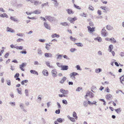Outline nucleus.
<instances>
[{"label":"nucleus","mask_w":124,"mask_h":124,"mask_svg":"<svg viewBox=\"0 0 124 124\" xmlns=\"http://www.w3.org/2000/svg\"><path fill=\"white\" fill-rule=\"evenodd\" d=\"M45 18L46 19L48 20L50 22H52L56 20V19L53 16H45Z\"/></svg>","instance_id":"f257e3e1"},{"label":"nucleus","mask_w":124,"mask_h":124,"mask_svg":"<svg viewBox=\"0 0 124 124\" xmlns=\"http://www.w3.org/2000/svg\"><path fill=\"white\" fill-rule=\"evenodd\" d=\"M68 20L70 21V23H73V22L77 20V19L76 17H75L73 18L69 17L68 18Z\"/></svg>","instance_id":"f03ea898"},{"label":"nucleus","mask_w":124,"mask_h":124,"mask_svg":"<svg viewBox=\"0 0 124 124\" xmlns=\"http://www.w3.org/2000/svg\"><path fill=\"white\" fill-rule=\"evenodd\" d=\"M101 34L102 36L104 37L106 36H107L106 31L105 29V28H103L101 31Z\"/></svg>","instance_id":"7ed1b4c3"},{"label":"nucleus","mask_w":124,"mask_h":124,"mask_svg":"<svg viewBox=\"0 0 124 124\" xmlns=\"http://www.w3.org/2000/svg\"><path fill=\"white\" fill-rule=\"evenodd\" d=\"M52 76L54 77H55L57 76V72L56 69H54L52 71Z\"/></svg>","instance_id":"20e7f679"},{"label":"nucleus","mask_w":124,"mask_h":124,"mask_svg":"<svg viewBox=\"0 0 124 124\" xmlns=\"http://www.w3.org/2000/svg\"><path fill=\"white\" fill-rule=\"evenodd\" d=\"M112 95L111 94L108 93L106 96L105 97L106 99L108 100H110L111 99Z\"/></svg>","instance_id":"39448f33"},{"label":"nucleus","mask_w":124,"mask_h":124,"mask_svg":"<svg viewBox=\"0 0 124 124\" xmlns=\"http://www.w3.org/2000/svg\"><path fill=\"white\" fill-rule=\"evenodd\" d=\"M26 65V63H23L21 64L19 66L21 70L23 71H24V70L23 68V67L25 66Z\"/></svg>","instance_id":"423d86ee"},{"label":"nucleus","mask_w":124,"mask_h":124,"mask_svg":"<svg viewBox=\"0 0 124 124\" xmlns=\"http://www.w3.org/2000/svg\"><path fill=\"white\" fill-rule=\"evenodd\" d=\"M45 56L46 57H52V55L50 53H46L45 54Z\"/></svg>","instance_id":"0eeeda50"},{"label":"nucleus","mask_w":124,"mask_h":124,"mask_svg":"<svg viewBox=\"0 0 124 124\" xmlns=\"http://www.w3.org/2000/svg\"><path fill=\"white\" fill-rule=\"evenodd\" d=\"M68 66L67 65H62L61 68V70H67L68 69Z\"/></svg>","instance_id":"6e6552de"},{"label":"nucleus","mask_w":124,"mask_h":124,"mask_svg":"<svg viewBox=\"0 0 124 124\" xmlns=\"http://www.w3.org/2000/svg\"><path fill=\"white\" fill-rule=\"evenodd\" d=\"M60 91L64 94L66 95L67 94L68 91L65 90L62 88L60 90Z\"/></svg>","instance_id":"1a4fd4ad"},{"label":"nucleus","mask_w":124,"mask_h":124,"mask_svg":"<svg viewBox=\"0 0 124 124\" xmlns=\"http://www.w3.org/2000/svg\"><path fill=\"white\" fill-rule=\"evenodd\" d=\"M6 31L7 32H9L11 33L14 32L15 31L13 30L11 28L8 27L7 28Z\"/></svg>","instance_id":"9d476101"},{"label":"nucleus","mask_w":124,"mask_h":124,"mask_svg":"<svg viewBox=\"0 0 124 124\" xmlns=\"http://www.w3.org/2000/svg\"><path fill=\"white\" fill-rule=\"evenodd\" d=\"M66 11L67 12L68 14L69 15L73 14L74 13V12H73L70 9H66Z\"/></svg>","instance_id":"9b49d317"},{"label":"nucleus","mask_w":124,"mask_h":124,"mask_svg":"<svg viewBox=\"0 0 124 124\" xmlns=\"http://www.w3.org/2000/svg\"><path fill=\"white\" fill-rule=\"evenodd\" d=\"M44 26L47 29L50 30V27L49 26V25L46 22H45L44 23Z\"/></svg>","instance_id":"f8f14e48"},{"label":"nucleus","mask_w":124,"mask_h":124,"mask_svg":"<svg viewBox=\"0 0 124 124\" xmlns=\"http://www.w3.org/2000/svg\"><path fill=\"white\" fill-rule=\"evenodd\" d=\"M42 73L43 75L45 76H47L48 75V73L47 71L46 70H44L42 71Z\"/></svg>","instance_id":"ddd939ff"},{"label":"nucleus","mask_w":124,"mask_h":124,"mask_svg":"<svg viewBox=\"0 0 124 124\" xmlns=\"http://www.w3.org/2000/svg\"><path fill=\"white\" fill-rule=\"evenodd\" d=\"M87 27L88 29V31L90 32H93L94 30V28L93 27H92V28H91L90 26H88Z\"/></svg>","instance_id":"4468645a"},{"label":"nucleus","mask_w":124,"mask_h":124,"mask_svg":"<svg viewBox=\"0 0 124 124\" xmlns=\"http://www.w3.org/2000/svg\"><path fill=\"white\" fill-rule=\"evenodd\" d=\"M78 74L75 72H73L70 74V77H71L73 76H75L76 75H78Z\"/></svg>","instance_id":"2eb2a0df"},{"label":"nucleus","mask_w":124,"mask_h":124,"mask_svg":"<svg viewBox=\"0 0 124 124\" xmlns=\"http://www.w3.org/2000/svg\"><path fill=\"white\" fill-rule=\"evenodd\" d=\"M67 78L65 77H64L62 79V80L60 81V82L62 84L66 80Z\"/></svg>","instance_id":"dca6fc26"},{"label":"nucleus","mask_w":124,"mask_h":124,"mask_svg":"<svg viewBox=\"0 0 124 124\" xmlns=\"http://www.w3.org/2000/svg\"><path fill=\"white\" fill-rule=\"evenodd\" d=\"M30 72L31 73L35 74L37 75H38V72L35 70H31L30 71Z\"/></svg>","instance_id":"f3484780"},{"label":"nucleus","mask_w":124,"mask_h":124,"mask_svg":"<svg viewBox=\"0 0 124 124\" xmlns=\"http://www.w3.org/2000/svg\"><path fill=\"white\" fill-rule=\"evenodd\" d=\"M107 29L108 30H111L113 29V27L109 25H107L106 26Z\"/></svg>","instance_id":"a211bd4d"},{"label":"nucleus","mask_w":124,"mask_h":124,"mask_svg":"<svg viewBox=\"0 0 124 124\" xmlns=\"http://www.w3.org/2000/svg\"><path fill=\"white\" fill-rule=\"evenodd\" d=\"M33 13L38 14L41 13L40 11L39 10H36L34 11Z\"/></svg>","instance_id":"6ab92c4d"},{"label":"nucleus","mask_w":124,"mask_h":124,"mask_svg":"<svg viewBox=\"0 0 124 124\" xmlns=\"http://www.w3.org/2000/svg\"><path fill=\"white\" fill-rule=\"evenodd\" d=\"M102 70L101 69V68H98V69H95V71L96 73H99Z\"/></svg>","instance_id":"aec40b11"},{"label":"nucleus","mask_w":124,"mask_h":124,"mask_svg":"<svg viewBox=\"0 0 124 124\" xmlns=\"http://www.w3.org/2000/svg\"><path fill=\"white\" fill-rule=\"evenodd\" d=\"M113 48V46L112 45H111L109 46L108 50L109 52H112V50Z\"/></svg>","instance_id":"412c9836"},{"label":"nucleus","mask_w":124,"mask_h":124,"mask_svg":"<svg viewBox=\"0 0 124 124\" xmlns=\"http://www.w3.org/2000/svg\"><path fill=\"white\" fill-rule=\"evenodd\" d=\"M94 39L97 40L99 42H101V38L100 37H97L96 38H94Z\"/></svg>","instance_id":"4be33fe9"},{"label":"nucleus","mask_w":124,"mask_h":124,"mask_svg":"<svg viewBox=\"0 0 124 124\" xmlns=\"http://www.w3.org/2000/svg\"><path fill=\"white\" fill-rule=\"evenodd\" d=\"M51 37L52 38H54V37H56L58 38L60 37V35H57L56 33H55L54 34L52 35Z\"/></svg>","instance_id":"5701e85b"},{"label":"nucleus","mask_w":124,"mask_h":124,"mask_svg":"<svg viewBox=\"0 0 124 124\" xmlns=\"http://www.w3.org/2000/svg\"><path fill=\"white\" fill-rule=\"evenodd\" d=\"M120 80L121 83L122 84H123V82L122 81H124V76H123L121 77H120Z\"/></svg>","instance_id":"b1692460"},{"label":"nucleus","mask_w":124,"mask_h":124,"mask_svg":"<svg viewBox=\"0 0 124 124\" xmlns=\"http://www.w3.org/2000/svg\"><path fill=\"white\" fill-rule=\"evenodd\" d=\"M61 25H62L64 26H66L67 25H69L68 24L67 22L61 23H60Z\"/></svg>","instance_id":"393cba45"},{"label":"nucleus","mask_w":124,"mask_h":124,"mask_svg":"<svg viewBox=\"0 0 124 124\" xmlns=\"http://www.w3.org/2000/svg\"><path fill=\"white\" fill-rule=\"evenodd\" d=\"M17 49L22 50L23 48V47L22 46H16L15 47Z\"/></svg>","instance_id":"a878e982"},{"label":"nucleus","mask_w":124,"mask_h":124,"mask_svg":"<svg viewBox=\"0 0 124 124\" xmlns=\"http://www.w3.org/2000/svg\"><path fill=\"white\" fill-rule=\"evenodd\" d=\"M28 82V81L27 80H25L22 81L21 83V84L22 85H23L24 84V83H27Z\"/></svg>","instance_id":"bb28decb"},{"label":"nucleus","mask_w":124,"mask_h":124,"mask_svg":"<svg viewBox=\"0 0 124 124\" xmlns=\"http://www.w3.org/2000/svg\"><path fill=\"white\" fill-rule=\"evenodd\" d=\"M10 19H11V20L13 21L14 22H17L18 21V20H17L15 18H14V17H10Z\"/></svg>","instance_id":"cd10ccee"},{"label":"nucleus","mask_w":124,"mask_h":124,"mask_svg":"<svg viewBox=\"0 0 124 124\" xmlns=\"http://www.w3.org/2000/svg\"><path fill=\"white\" fill-rule=\"evenodd\" d=\"M57 121L60 123H62L63 121L62 119L61 118H58L57 119Z\"/></svg>","instance_id":"c85d7f7f"},{"label":"nucleus","mask_w":124,"mask_h":124,"mask_svg":"<svg viewBox=\"0 0 124 124\" xmlns=\"http://www.w3.org/2000/svg\"><path fill=\"white\" fill-rule=\"evenodd\" d=\"M1 17H8V16L7 15L6 13H3L2 14H1V15L0 16Z\"/></svg>","instance_id":"c756f323"},{"label":"nucleus","mask_w":124,"mask_h":124,"mask_svg":"<svg viewBox=\"0 0 124 124\" xmlns=\"http://www.w3.org/2000/svg\"><path fill=\"white\" fill-rule=\"evenodd\" d=\"M19 106L20 107L21 109L24 108V105L22 103H20L19 104Z\"/></svg>","instance_id":"7c9ffc66"},{"label":"nucleus","mask_w":124,"mask_h":124,"mask_svg":"<svg viewBox=\"0 0 124 124\" xmlns=\"http://www.w3.org/2000/svg\"><path fill=\"white\" fill-rule=\"evenodd\" d=\"M83 105L85 107H87L88 106V104L86 101H84L83 103Z\"/></svg>","instance_id":"2f4dec72"},{"label":"nucleus","mask_w":124,"mask_h":124,"mask_svg":"<svg viewBox=\"0 0 124 124\" xmlns=\"http://www.w3.org/2000/svg\"><path fill=\"white\" fill-rule=\"evenodd\" d=\"M46 64L50 68H52V66H51L50 65V63L48 61L46 62Z\"/></svg>","instance_id":"473e14b6"},{"label":"nucleus","mask_w":124,"mask_h":124,"mask_svg":"<svg viewBox=\"0 0 124 124\" xmlns=\"http://www.w3.org/2000/svg\"><path fill=\"white\" fill-rule=\"evenodd\" d=\"M75 44L76 45L78 46H79L82 47L83 46V45L81 43H75Z\"/></svg>","instance_id":"72a5a7b5"},{"label":"nucleus","mask_w":124,"mask_h":124,"mask_svg":"<svg viewBox=\"0 0 124 124\" xmlns=\"http://www.w3.org/2000/svg\"><path fill=\"white\" fill-rule=\"evenodd\" d=\"M50 44H46V48L47 50H48L49 49V47H50Z\"/></svg>","instance_id":"f704fd0d"},{"label":"nucleus","mask_w":124,"mask_h":124,"mask_svg":"<svg viewBox=\"0 0 124 124\" xmlns=\"http://www.w3.org/2000/svg\"><path fill=\"white\" fill-rule=\"evenodd\" d=\"M62 103L63 104L66 105L68 103L67 101L65 100H63L62 101Z\"/></svg>","instance_id":"c9c22d12"},{"label":"nucleus","mask_w":124,"mask_h":124,"mask_svg":"<svg viewBox=\"0 0 124 124\" xmlns=\"http://www.w3.org/2000/svg\"><path fill=\"white\" fill-rule=\"evenodd\" d=\"M38 53L40 55H42V53L41 50L40 49H38Z\"/></svg>","instance_id":"e433bc0d"},{"label":"nucleus","mask_w":124,"mask_h":124,"mask_svg":"<svg viewBox=\"0 0 124 124\" xmlns=\"http://www.w3.org/2000/svg\"><path fill=\"white\" fill-rule=\"evenodd\" d=\"M25 93L26 95V96H29V93L28 90L27 89H25Z\"/></svg>","instance_id":"4c0bfd02"},{"label":"nucleus","mask_w":124,"mask_h":124,"mask_svg":"<svg viewBox=\"0 0 124 124\" xmlns=\"http://www.w3.org/2000/svg\"><path fill=\"white\" fill-rule=\"evenodd\" d=\"M89 94L90 98H92L94 96V94L92 92L89 91Z\"/></svg>","instance_id":"58836bf2"},{"label":"nucleus","mask_w":124,"mask_h":124,"mask_svg":"<svg viewBox=\"0 0 124 124\" xmlns=\"http://www.w3.org/2000/svg\"><path fill=\"white\" fill-rule=\"evenodd\" d=\"M76 68L77 70H82L80 68V66L79 65H77L76 66Z\"/></svg>","instance_id":"ea45409f"},{"label":"nucleus","mask_w":124,"mask_h":124,"mask_svg":"<svg viewBox=\"0 0 124 124\" xmlns=\"http://www.w3.org/2000/svg\"><path fill=\"white\" fill-rule=\"evenodd\" d=\"M73 116L74 117H75V119H77L78 117L77 116V114L75 112H74L73 114Z\"/></svg>","instance_id":"a19ab883"},{"label":"nucleus","mask_w":124,"mask_h":124,"mask_svg":"<svg viewBox=\"0 0 124 124\" xmlns=\"http://www.w3.org/2000/svg\"><path fill=\"white\" fill-rule=\"evenodd\" d=\"M48 4V2H47L46 3H43L41 5V6L42 8H43L44 6H46Z\"/></svg>","instance_id":"79ce46f5"},{"label":"nucleus","mask_w":124,"mask_h":124,"mask_svg":"<svg viewBox=\"0 0 124 124\" xmlns=\"http://www.w3.org/2000/svg\"><path fill=\"white\" fill-rule=\"evenodd\" d=\"M7 84L8 85H11V81L9 80H6Z\"/></svg>","instance_id":"37998d69"},{"label":"nucleus","mask_w":124,"mask_h":124,"mask_svg":"<svg viewBox=\"0 0 124 124\" xmlns=\"http://www.w3.org/2000/svg\"><path fill=\"white\" fill-rule=\"evenodd\" d=\"M39 3V1L38 0H36L34 2V4L36 5H38Z\"/></svg>","instance_id":"c03bdc74"},{"label":"nucleus","mask_w":124,"mask_h":124,"mask_svg":"<svg viewBox=\"0 0 124 124\" xmlns=\"http://www.w3.org/2000/svg\"><path fill=\"white\" fill-rule=\"evenodd\" d=\"M74 7L75 8H76L79 9H81V8H80L79 6H77L75 4H74Z\"/></svg>","instance_id":"a18cd8bd"},{"label":"nucleus","mask_w":124,"mask_h":124,"mask_svg":"<svg viewBox=\"0 0 124 124\" xmlns=\"http://www.w3.org/2000/svg\"><path fill=\"white\" fill-rule=\"evenodd\" d=\"M76 50V49L75 48H71L70 49V51L72 53Z\"/></svg>","instance_id":"49530a36"},{"label":"nucleus","mask_w":124,"mask_h":124,"mask_svg":"<svg viewBox=\"0 0 124 124\" xmlns=\"http://www.w3.org/2000/svg\"><path fill=\"white\" fill-rule=\"evenodd\" d=\"M89 8L90 10H92V11H93L94 10L92 6L90 5L89 6Z\"/></svg>","instance_id":"de8ad7c7"},{"label":"nucleus","mask_w":124,"mask_h":124,"mask_svg":"<svg viewBox=\"0 0 124 124\" xmlns=\"http://www.w3.org/2000/svg\"><path fill=\"white\" fill-rule=\"evenodd\" d=\"M109 90H110L109 89L108 87H107L106 88V89L105 90V91L107 92L108 93H109Z\"/></svg>","instance_id":"09e8293b"},{"label":"nucleus","mask_w":124,"mask_h":124,"mask_svg":"<svg viewBox=\"0 0 124 124\" xmlns=\"http://www.w3.org/2000/svg\"><path fill=\"white\" fill-rule=\"evenodd\" d=\"M16 35L22 37L23 36V34L21 33H17L16 34Z\"/></svg>","instance_id":"8fccbe9b"},{"label":"nucleus","mask_w":124,"mask_h":124,"mask_svg":"<svg viewBox=\"0 0 124 124\" xmlns=\"http://www.w3.org/2000/svg\"><path fill=\"white\" fill-rule=\"evenodd\" d=\"M60 113V110L59 109L55 111V113L57 114H59Z\"/></svg>","instance_id":"3c124183"},{"label":"nucleus","mask_w":124,"mask_h":124,"mask_svg":"<svg viewBox=\"0 0 124 124\" xmlns=\"http://www.w3.org/2000/svg\"><path fill=\"white\" fill-rule=\"evenodd\" d=\"M9 104L12 105V106H14L15 105V102H10L9 103Z\"/></svg>","instance_id":"603ef678"},{"label":"nucleus","mask_w":124,"mask_h":124,"mask_svg":"<svg viewBox=\"0 0 124 124\" xmlns=\"http://www.w3.org/2000/svg\"><path fill=\"white\" fill-rule=\"evenodd\" d=\"M63 56V55L62 54H59L58 56L57 57V59H61V57Z\"/></svg>","instance_id":"864d4df0"},{"label":"nucleus","mask_w":124,"mask_h":124,"mask_svg":"<svg viewBox=\"0 0 124 124\" xmlns=\"http://www.w3.org/2000/svg\"><path fill=\"white\" fill-rule=\"evenodd\" d=\"M70 38L71 40L73 41L75 40L76 39V38H73L72 36H71L70 37Z\"/></svg>","instance_id":"5fc2aeb1"},{"label":"nucleus","mask_w":124,"mask_h":124,"mask_svg":"<svg viewBox=\"0 0 124 124\" xmlns=\"http://www.w3.org/2000/svg\"><path fill=\"white\" fill-rule=\"evenodd\" d=\"M70 118H69V119L72 122H74L75 121V120L74 119V118L71 117H70Z\"/></svg>","instance_id":"6e6d98bb"},{"label":"nucleus","mask_w":124,"mask_h":124,"mask_svg":"<svg viewBox=\"0 0 124 124\" xmlns=\"http://www.w3.org/2000/svg\"><path fill=\"white\" fill-rule=\"evenodd\" d=\"M56 64L57 65V66L60 67L62 68V65H61L60 63L58 62H57L56 63Z\"/></svg>","instance_id":"4d7b16f0"},{"label":"nucleus","mask_w":124,"mask_h":124,"mask_svg":"<svg viewBox=\"0 0 124 124\" xmlns=\"http://www.w3.org/2000/svg\"><path fill=\"white\" fill-rule=\"evenodd\" d=\"M55 2L54 3V4L55 6H57L58 5V3L57 2V0H56V1H54Z\"/></svg>","instance_id":"13d9d810"},{"label":"nucleus","mask_w":124,"mask_h":124,"mask_svg":"<svg viewBox=\"0 0 124 124\" xmlns=\"http://www.w3.org/2000/svg\"><path fill=\"white\" fill-rule=\"evenodd\" d=\"M110 40H113L114 43H116V40L113 38H111L110 39Z\"/></svg>","instance_id":"bf43d9fd"},{"label":"nucleus","mask_w":124,"mask_h":124,"mask_svg":"<svg viewBox=\"0 0 124 124\" xmlns=\"http://www.w3.org/2000/svg\"><path fill=\"white\" fill-rule=\"evenodd\" d=\"M39 41L41 42H44L45 41V40L44 39H40L39 40Z\"/></svg>","instance_id":"052dcab7"},{"label":"nucleus","mask_w":124,"mask_h":124,"mask_svg":"<svg viewBox=\"0 0 124 124\" xmlns=\"http://www.w3.org/2000/svg\"><path fill=\"white\" fill-rule=\"evenodd\" d=\"M19 74L18 73H16V74L14 76V78H18V77L19 76Z\"/></svg>","instance_id":"680f3d73"},{"label":"nucleus","mask_w":124,"mask_h":124,"mask_svg":"<svg viewBox=\"0 0 124 124\" xmlns=\"http://www.w3.org/2000/svg\"><path fill=\"white\" fill-rule=\"evenodd\" d=\"M119 55L121 57H123L124 56V53L122 52Z\"/></svg>","instance_id":"e2e57ef3"},{"label":"nucleus","mask_w":124,"mask_h":124,"mask_svg":"<svg viewBox=\"0 0 124 124\" xmlns=\"http://www.w3.org/2000/svg\"><path fill=\"white\" fill-rule=\"evenodd\" d=\"M20 53L22 54H26L27 52L25 51H22L20 52Z\"/></svg>","instance_id":"0e129e2a"},{"label":"nucleus","mask_w":124,"mask_h":124,"mask_svg":"<svg viewBox=\"0 0 124 124\" xmlns=\"http://www.w3.org/2000/svg\"><path fill=\"white\" fill-rule=\"evenodd\" d=\"M57 104L58 106V108L59 109L60 108H61V106L60 104L58 102H57Z\"/></svg>","instance_id":"69168bd1"},{"label":"nucleus","mask_w":124,"mask_h":124,"mask_svg":"<svg viewBox=\"0 0 124 124\" xmlns=\"http://www.w3.org/2000/svg\"><path fill=\"white\" fill-rule=\"evenodd\" d=\"M58 95L59 97H62L63 96H64V97H66V96L64 94H59Z\"/></svg>","instance_id":"338daca9"},{"label":"nucleus","mask_w":124,"mask_h":124,"mask_svg":"<svg viewBox=\"0 0 124 124\" xmlns=\"http://www.w3.org/2000/svg\"><path fill=\"white\" fill-rule=\"evenodd\" d=\"M23 5V4H19L17 5V6L19 8H20Z\"/></svg>","instance_id":"774afa93"}]
</instances>
